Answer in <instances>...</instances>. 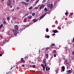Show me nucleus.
Here are the masks:
<instances>
[{
    "mask_svg": "<svg viewBox=\"0 0 74 74\" xmlns=\"http://www.w3.org/2000/svg\"><path fill=\"white\" fill-rule=\"evenodd\" d=\"M44 64H41V66H42V67H44Z\"/></svg>",
    "mask_w": 74,
    "mask_h": 74,
    "instance_id": "nucleus-40",
    "label": "nucleus"
},
{
    "mask_svg": "<svg viewBox=\"0 0 74 74\" xmlns=\"http://www.w3.org/2000/svg\"><path fill=\"white\" fill-rule=\"evenodd\" d=\"M65 15H67V13L66 12V13H65Z\"/></svg>",
    "mask_w": 74,
    "mask_h": 74,
    "instance_id": "nucleus-47",
    "label": "nucleus"
},
{
    "mask_svg": "<svg viewBox=\"0 0 74 74\" xmlns=\"http://www.w3.org/2000/svg\"><path fill=\"white\" fill-rule=\"evenodd\" d=\"M40 5H38V7H40Z\"/></svg>",
    "mask_w": 74,
    "mask_h": 74,
    "instance_id": "nucleus-58",
    "label": "nucleus"
},
{
    "mask_svg": "<svg viewBox=\"0 0 74 74\" xmlns=\"http://www.w3.org/2000/svg\"><path fill=\"white\" fill-rule=\"evenodd\" d=\"M7 19L9 21H10V17L8 16L7 18Z\"/></svg>",
    "mask_w": 74,
    "mask_h": 74,
    "instance_id": "nucleus-20",
    "label": "nucleus"
},
{
    "mask_svg": "<svg viewBox=\"0 0 74 74\" xmlns=\"http://www.w3.org/2000/svg\"><path fill=\"white\" fill-rule=\"evenodd\" d=\"M46 56L47 58H48V54H46Z\"/></svg>",
    "mask_w": 74,
    "mask_h": 74,
    "instance_id": "nucleus-28",
    "label": "nucleus"
},
{
    "mask_svg": "<svg viewBox=\"0 0 74 74\" xmlns=\"http://www.w3.org/2000/svg\"><path fill=\"white\" fill-rule=\"evenodd\" d=\"M38 1H39V0H38L37 1L35 2V4H37V3H38Z\"/></svg>",
    "mask_w": 74,
    "mask_h": 74,
    "instance_id": "nucleus-18",
    "label": "nucleus"
},
{
    "mask_svg": "<svg viewBox=\"0 0 74 74\" xmlns=\"http://www.w3.org/2000/svg\"><path fill=\"white\" fill-rule=\"evenodd\" d=\"M24 21L25 22H26V21H27V20L26 19H24Z\"/></svg>",
    "mask_w": 74,
    "mask_h": 74,
    "instance_id": "nucleus-33",
    "label": "nucleus"
},
{
    "mask_svg": "<svg viewBox=\"0 0 74 74\" xmlns=\"http://www.w3.org/2000/svg\"><path fill=\"white\" fill-rule=\"evenodd\" d=\"M46 38H49V36H48L47 37H46Z\"/></svg>",
    "mask_w": 74,
    "mask_h": 74,
    "instance_id": "nucleus-31",
    "label": "nucleus"
},
{
    "mask_svg": "<svg viewBox=\"0 0 74 74\" xmlns=\"http://www.w3.org/2000/svg\"><path fill=\"white\" fill-rule=\"evenodd\" d=\"M44 10H45V12H47L48 11V10H47V8H45L44 9Z\"/></svg>",
    "mask_w": 74,
    "mask_h": 74,
    "instance_id": "nucleus-16",
    "label": "nucleus"
},
{
    "mask_svg": "<svg viewBox=\"0 0 74 74\" xmlns=\"http://www.w3.org/2000/svg\"><path fill=\"white\" fill-rule=\"evenodd\" d=\"M44 5H42L41 6L39 7V10H41V9L44 8Z\"/></svg>",
    "mask_w": 74,
    "mask_h": 74,
    "instance_id": "nucleus-6",
    "label": "nucleus"
},
{
    "mask_svg": "<svg viewBox=\"0 0 74 74\" xmlns=\"http://www.w3.org/2000/svg\"><path fill=\"white\" fill-rule=\"evenodd\" d=\"M25 2H23V1H22L21 2V3L22 4H25Z\"/></svg>",
    "mask_w": 74,
    "mask_h": 74,
    "instance_id": "nucleus-29",
    "label": "nucleus"
},
{
    "mask_svg": "<svg viewBox=\"0 0 74 74\" xmlns=\"http://www.w3.org/2000/svg\"><path fill=\"white\" fill-rule=\"evenodd\" d=\"M46 71H48V67L46 66Z\"/></svg>",
    "mask_w": 74,
    "mask_h": 74,
    "instance_id": "nucleus-30",
    "label": "nucleus"
},
{
    "mask_svg": "<svg viewBox=\"0 0 74 74\" xmlns=\"http://www.w3.org/2000/svg\"><path fill=\"white\" fill-rule=\"evenodd\" d=\"M13 19L14 21H16V20L17 19V18L14 17L13 18Z\"/></svg>",
    "mask_w": 74,
    "mask_h": 74,
    "instance_id": "nucleus-11",
    "label": "nucleus"
},
{
    "mask_svg": "<svg viewBox=\"0 0 74 74\" xmlns=\"http://www.w3.org/2000/svg\"><path fill=\"white\" fill-rule=\"evenodd\" d=\"M73 55H74V51L73 52Z\"/></svg>",
    "mask_w": 74,
    "mask_h": 74,
    "instance_id": "nucleus-49",
    "label": "nucleus"
},
{
    "mask_svg": "<svg viewBox=\"0 0 74 74\" xmlns=\"http://www.w3.org/2000/svg\"><path fill=\"white\" fill-rule=\"evenodd\" d=\"M53 32L54 33H56L58 32V31L57 30H55L53 31Z\"/></svg>",
    "mask_w": 74,
    "mask_h": 74,
    "instance_id": "nucleus-10",
    "label": "nucleus"
},
{
    "mask_svg": "<svg viewBox=\"0 0 74 74\" xmlns=\"http://www.w3.org/2000/svg\"><path fill=\"white\" fill-rule=\"evenodd\" d=\"M62 71H64V70H65V67L64 66H62Z\"/></svg>",
    "mask_w": 74,
    "mask_h": 74,
    "instance_id": "nucleus-8",
    "label": "nucleus"
},
{
    "mask_svg": "<svg viewBox=\"0 0 74 74\" xmlns=\"http://www.w3.org/2000/svg\"><path fill=\"white\" fill-rule=\"evenodd\" d=\"M55 33L52 34V36H55Z\"/></svg>",
    "mask_w": 74,
    "mask_h": 74,
    "instance_id": "nucleus-34",
    "label": "nucleus"
},
{
    "mask_svg": "<svg viewBox=\"0 0 74 74\" xmlns=\"http://www.w3.org/2000/svg\"><path fill=\"white\" fill-rule=\"evenodd\" d=\"M33 22H37V20L36 19H34L33 20Z\"/></svg>",
    "mask_w": 74,
    "mask_h": 74,
    "instance_id": "nucleus-12",
    "label": "nucleus"
},
{
    "mask_svg": "<svg viewBox=\"0 0 74 74\" xmlns=\"http://www.w3.org/2000/svg\"><path fill=\"white\" fill-rule=\"evenodd\" d=\"M30 1V0H26V2H29Z\"/></svg>",
    "mask_w": 74,
    "mask_h": 74,
    "instance_id": "nucleus-36",
    "label": "nucleus"
},
{
    "mask_svg": "<svg viewBox=\"0 0 74 74\" xmlns=\"http://www.w3.org/2000/svg\"><path fill=\"white\" fill-rule=\"evenodd\" d=\"M3 23H4V24H5H5H6L7 23V22H5V20H4L3 21Z\"/></svg>",
    "mask_w": 74,
    "mask_h": 74,
    "instance_id": "nucleus-14",
    "label": "nucleus"
},
{
    "mask_svg": "<svg viewBox=\"0 0 74 74\" xmlns=\"http://www.w3.org/2000/svg\"><path fill=\"white\" fill-rule=\"evenodd\" d=\"M35 66H36L35 65H34L32 66V67L33 68H34V67H35Z\"/></svg>",
    "mask_w": 74,
    "mask_h": 74,
    "instance_id": "nucleus-37",
    "label": "nucleus"
},
{
    "mask_svg": "<svg viewBox=\"0 0 74 74\" xmlns=\"http://www.w3.org/2000/svg\"><path fill=\"white\" fill-rule=\"evenodd\" d=\"M43 64H45L44 66L43 67H47V63L46 62L45 60L43 62Z\"/></svg>",
    "mask_w": 74,
    "mask_h": 74,
    "instance_id": "nucleus-2",
    "label": "nucleus"
},
{
    "mask_svg": "<svg viewBox=\"0 0 74 74\" xmlns=\"http://www.w3.org/2000/svg\"><path fill=\"white\" fill-rule=\"evenodd\" d=\"M28 18L29 19H31L32 18V16H28Z\"/></svg>",
    "mask_w": 74,
    "mask_h": 74,
    "instance_id": "nucleus-19",
    "label": "nucleus"
},
{
    "mask_svg": "<svg viewBox=\"0 0 74 74\" xmlns=\"http://www.w3.org/2000/svg\"><path fill=\"white\" fill-rule=\"evenodd\" d=\"M13 3H14V4H15V0H13Z\"/></svg>",
    "mask_w": 74,
    "mask_h": 74,
    "instance_id": "nucleus-43",
    "label": "nucleus"
},
{
    "mask_svg": "<svg viewBox=\"0 0 74 74\" xmlns=\"http://www.w3.org/2000/svg\"><path fill=\"white\" fill-rule=\"evenodd\" d=\"M43 1H45V0H43Z\"/></svg>",
    "mask_w": 74,
    "mask_h": 74,
    "instance_id": "nucleus-57",
    "label": "nucleus"
},
{
    "mask_svg": "<svg viewBox=\"0 0 74 74\" xmlns=\"http://www.w3.org/2000/svg\"><path fill=\"white\" fill-rule=\"evenodd\" d=\"M33 71L34 72H35V71Z\"/></svg>",
    "mask_w": 74,
    "mask_h": 74,
    "instance_id": "nucleus-63",
    "label": "nucleus"
},
{
    "mask_svg": "<svg viewBox=\"0 0 74 74\" xmlns=\"http://www.w3.org/2000/svg\"><path fill=\"white\" fill-rule=\"evenodd\" d=\"M52 52H53V53H56V50H54Z\"/></svg>",
    "mask_w": 74,
    "mask_h": 74,
    "instance_id": "nucleus-23",
    "label": "nucleus"
},
{
    "mask_svg": "<svg viewBox=\"0 0 74 74\" xmlns=\"http://www.w3.org/2000/svg\"><path fill=\"white\" fill-rule=\"evenodd\" d=\"M1 55H2L1 54H0V56H1Z\"/></svg>",
    "mask_w": 74,
    "mask_h": 74,
    "instance_id": "nucleus-54",
    "label": "nucleus"
},
{
    "mask_svg": "<svg viewBox=\"0 0 74 74\" xmlns=\"http://www.w3.org/2000/svg\"><path fill=\"white\" fill-rule=\"evenodd\" d=\"M16 68L15 69V70H16Z\"/></svg>",
    "mask_w": 74,
    "mask_h": 74,
    "instance_id": "nucleus-61",
    "label": "nucleus"
},
{
    "mask_svg": "<svg viewBox=\"0 0 74 74\" xmlns=\"http://www.w3.org/2000/svg\"><path fill=\"white\" fill-rule=\"evenodd\" d=\"M50 70V68H49H49H48V70Z\"/></svg>",
    "mask_w": 74,
    "mask_h": 74,
    "instance_id": "nucleus-45",
    "label": "nucleus"
},
{
    "mask_svg": "<svg viewBox=\"0 0 74 74\" xmlns=\"http://www.w3.org/2000/svg\"><path fill=\"white\" fill-rule=\"evenodd\" d=\"M11 73V72H9L8 73H7V74H9Z\"/></svg>",
    "mask_w": 74,
    "mask_h": 74,
    "instance_id": "nucleus-48",
    "label": "nucleus"
},
{
    "mask_svg": "<svg viewBox=\"0 0 74 74\" xmlns=\"http://www.w3.org/2000/svg\"><path fill=\"white\" fill-rule=\"evenodd\" d=\"M67 47H65V49L66 51V49H67Z\"/></svg>",
    "mask_w": 74,
    "mask_h": 74,
    "instance_id": "nucleus-41",
    "label": "nucleus"
},
{
    "mask_svg": "<svg viewBox=\"0 0 74 74\" xmlns=\"http://www.w3.org/2000/svg\"><path fill=\"white\" fill-rule=\"evenodd\" d=\"M67 13V10H66V12Z\"/></svg>",
    "mask_w": 74,
    "mask_h": 74,
    "instance_id": "nucleus-62",
    "label": "nucleus"
},
{
    "mask_svg": "<svg viewBox=\"0 0 74 74\" xmlns=\"http://www.w3.org/2000/svg\"><path fill=\"white\" fill-rule=\"evenodd\" d=\"M3 24H1V25L0 26V29H1L3 27Z\"/></svg>",
    "mask_w": 74,
    "mask_h": 74,
    "instance_id": "nucleus-17",
    "label": "nucleus"
},
{
    "mask_svg": "<svg viewBox=\"0 0 74 74\" xmlns=\"http://www.w3.org/2000/svg\"><path fill=\"white\" fill-rule=\"evenodd\" d=\"M64 64H65V63H66V62H64Z\"/></svg>",
    "mask_w": 74,
    "mask_h": 74,
    "instance_id": "nucleus-60",
    "label": "nucleus"
},
{
    "mask_svg": "<svg viewBox=\"0 0 74 74\" xmlns=\"http://www.w3.org/2000/svg\"><path fill=\"white\" fill-rule=\"evenodd\" d=\"M35 15L36 14L34 13H33L32 14V16H34V15Z\"/></svg>",
    "mask_w": 74,
    "mask_h": 74,
    "instance_id": "nucleus-21",
    "label": "nucleus"
},
{
    "mask_svg": "<svg viewBox=\"0 0 74 74\" xmlns=\"http://www.w3.org/2000/svg\"><path fill=\"white\" fill-rule=\"evenodd\" d=\"M13 34L14 35H16V34H18V33L17 32V31H16V30H13Z\"/></svg>",
    "mask_w": 74,
    "mask_h": 74,
    "instance_id": "nucleus-4",
    "label": "nucleus"
},
{
    "mask_svg": "<svg viewBox=\"0 0 74 74\" xmlns=\"http://www.w3.org/2000/svg\"><path fill=\"white\" fill-rule=\"evenodd\" d=\"M68 72L69 73H71V71L70 70H68Z\"/></svg>",
    "mask_w": 74,
    "mask_h": 74,
    "instance_id": "nucleus-25",
    "label": "nucleus"
},
{
    "mask_svg": "<svg viewBox=\"0 0 74 74\" xmlns=\"http://www.w3.org/2000/svg\"><path fill=\"white\" fill-rule=\"evenodd\" d=\"M52 7H53V4H51L50 5V6L49 7L50 9H51V8H52Z\"/></svg>",
    "mask_w": 74,
    "mask_h": 74,
    "instance_id": "nucleus-9",
    "label": "nucleus"
},
{
    "mask_svg": "<svg viewBox=\"0 0 74 74\" xmlns=\"http://www.w3.org/2000/svg\"><path fill=\"white\" fill-rule=\"evenodd\" d=\"M14 27H15V29H16V30H18V29L19 28L18 27V26L17 25H15L14 26Z\"/></svg>",
    "mask_w": 74,
    "mask_h": 74,
    "instance_id": "nucleus-5",
    "label": "nucleus"
},
{
    "mask_svg": "<svg viewBox=\"0 0 74 74\" xmlns=\"http://www.w3.org/2000/svg\"><path fill=\"white\" fill-rule=\"evenodd\" d=\"M1 1H4V0H1Z\"/></svg>",
    "mask_w": 74,
    "mask_h": 74,
    "instance_id": "nucleus-52",
    "label": "nucleus"
},
{
    "mask_svg": "<svg viewBox=\"0 0 74 74\" xmlns=\"http://www.w3.org/2000/svg\"><path fill=\"white\" fill-rule=\"evenodd\" d=\"M18 0H16V3H18Z\"/></svg>",
    "mask_w": 74,
    "mask_h": 74,
    "instance_id": "nucleus-44",
    "label": "nucleus"
},
{
    "mask_svg": "<svg viewBox=\"0 0 74 74\" xmlns=\"http://www.w3.org/2000/svg\"><path fill=\"white\" fill-rule=\"evenodd\" d=\"M49 49V47L46 48V51H48V49Z\"/></svg>",
    "mask_w": 74,
    "mask_h": 74,
    "instance_id": "nucleus-24",
    "label": "nucleus"
},
{
    "mask_svg": "<svg viewBox=\"0 0 74 74\" xmlns=\"http://www.w3.org/2000/svg\"><path fill=\"white\" fill-rule=\"evenodd\" d=\"M39 52H40V50H39Z\"/></svg>",
    "mask_w": 74,
    "mask_h": 74,
    "instance_id": "nucleus-64",
    "label": "nucleus"
},
{
    "mask_svg": "<svg viewBox=\"0 0 74 74\" xmlns=\"http://www.w3.org/2000/svg\"><path fill=\"white\" fill-rule=\"evenodd\" d=\"M10 7H12V5H11V6H10Z\"/></svg>",
    "mask_w": 74,
    "mask_h": 74,
    "instance_id": "nucleus-55",
    "label": "nucleus"
},
{
    "mask_svg": "<svg viewBox=\"0 0 74 74\" xmlns=\"http://www.w3.org/2000/svg\"><path fill=\"white\" fill-rule=\"evenodd\" d=\"M16 8L17 10H19V9H20V8L19 7H18Z\"/></svg>",
    "mask_w": 74,
    "mask_h": 74,
    "instance_id": "nucleus-35",
    "label": "nucleus"
},
{
    "mask_svg": "<svg viewBox=\"0 0 74 74\" xmlns=\"http://www.w3.org/2000/svg\"><path fill=\"white\" fill-rule=\"evenodd\" d=\"M60 27H58V29H60Z\"/></svg>",
    "mask_w": 74,
    "mask_h": 74,
    "instance_id": "nucleus-56",
    "label": "nucleus"
},
{
    "mask_svg": "<svg viewBox=\"0 0 74 74\" xmlns=\"http://www.w3.org/2000/svg\"><path fill=\"white\" fill-rule=\"evenodd\" d=\"M48 28H47L46 29V31L47 32H48V31H49V30L48 29Z\"/></svg>",
    "mask_w": 74,
    "mask_h": 74,
    "instance_id": "nucleus-27",
    "label": "nucleus"
},
{
    "mask_svg": "<svg viewBox=\"0 0 74 74\" xmlns=\"http://www.w3.org/2000/svg\"><path fill=\"white\" fill-rule=\"evenodd\" d=\"M33 8V6H31L29 8V10H32Z\"/></svg>",
    "mask_w": 74,
    "mask_h": 74,
    "instance_id": "nucleus-13",
    "label": "nucleus"
},
{
    "mask_svg": "<svg viewBox=\"0 0 74 74\" xmlns=\"http://www.w3.org/2000/svg\"><path fill=\"white\" fill-rule=\"evenodd\" d=\"M67 18H65V20H67Z\"/></svg>",
    "mask_w": 74,
    "mask_h": 74,
    "instance_id": "nucleus-51",
    "label": "nucleus"
},
{
    "mask_svg": "<svg viewBox=\"0 0 74 74\" xmlns=\"http://www.w3.org/2000/svg\"><path fill=\"white\" fill-rule=\"evenodd\" d=\"M51 5L49 4L48 5H47V7H48V9H49V7H50V6Z\"/></svg>",
    "mask_w": 74,
    "mask_h": 74,
    "instance_id": "nucleus-22",
    "label": "nucleus"
},
{
    "mask_svg": "<svg viewBox=\"0 0 74 74\" xmlns=\"http://www.w3.org/2000/svg\"><path fill=\"white\" fill-rule=\"evenodd\" d=\"M24 4L26 6H27V5H28V3L26 2H25Z\"/></svg>",
    "mask_w": 74,
    "mask_h": 74,
    "instance_id": "nucleus-15",
    "label": "nucleus"
},
{
    "mask_svg": "<svg viewBox=\"0 0 74 74\" xmlns=\"http://www.w3.org/2000/svg\"><path fill=\"white\" fill-rule=\"evenodd\" d=\"M46 67H44V66H43L42 68H43V71H45V69Z\"/></svg>",
    "mask_w": 74,
    "mask_h": 74,
    "instance_id": "nucleus-26",
    "label": "nucleus"
},
{
    "mask_svg": "<svg viewBox=\"0 0 74 74\" xmlns=\"http://www.w3.org/2000/svg\"><path fill=\"white\" fill-rule=\"evenodd\" d=\"M14 11V9H13V10H12V11Z\"/></svg>",
    "mask_w": 74,
    "mask_h": 74,
    "instance_id": "nucleus-50",
    "label": "nucleus"
},
{
    "mask_svg": "<svg viewBox=\"0 0 74 74\" xmlns=\"http://www.w3.org/2000/svg\"><path fill=\"white\" fill-rule=\"evenodd\" d=\"M35 9H38V7H36L35 8Z\"/></svg>",
    "mask_w": 74,
    "mask_h": 74,
    "instance_id": "nucleus-38",
    "label": "nucleus"
},
{
    "mask_svg": "<svg viewBox=\"0 0 74 74\" xmlns=\"http://www.w3.org/2000/svg\"><path fill=\"white\" fill-rule=\"evenodd\" d=\"M67 60H65V62H67Z\"/></svg>",
    "mask_w": 74,
    "mask_h": 74,
    "instance_id": "nucleus-53",
    "label": "nucleus"
},
{
    "mask_svg": "<svg viewBox=\"0 0 74 74\" xmlns=\"http://www.w3.org/2000/svg\"><path fill=\"white\" fill-rule=\"evenodd\" d=\"M22 67H25V65H22Z\"/></svg>",
    "mask_w": 74,
    "mask_h": 74,
    "instance_id": "nucleus-39",
    "label": "nucleus"
},
{
    "mask_svg": "<svg viewBox=\"0 0 74 74\" xmlns=\"http://www.w3.org/2000/svg\"><path fill=\"white\" fill-rule=\"evenodd\" d=\"M55 44H52L51 45V46H55Z\"/></svg>",
    "mask_w": 74,
    "mask_h": 74,
    "instance_id": "nucleus-32",
    "label": "nucleus"
},
{
    "mask_svg": "<svg viewBox=\"0 0 74 74\" xmlns=\"http://www.w3.org/2000/svg\"><path fill=\"white\" fill-rule=\"evenodd\" d=\"M47 13H48V12L46 13V14H45V13L44 14H43V15H42V16L40 17V19H42V18H44V16H45V15H46V14H47Z\"/></svg>",
    "mask_w": 74,
    "mask_h": 74,
    "instance_id": "nucleus-3",
    "label": "nucleus"
},
{
    "mask_svg": "<svg viewBox=\"0 0 74 74\" xmlns=\"http://www.w3.org/2000/svg\"><path fill=\"white\" fill-rule=\"evenodd\" d=\"M56 54H54V57H56Z\"/></svg>",
    "mask_w": 74,
    "mask_h": 74,
    "instance_id": "nucleus-42",
    "label": "nucleus"
},
{
    "mask_svg": "<svg viewBox=\"0 0 74 74\" xmlns=\"http://www.w3.org/2000/svg\"><path fill=\"white\" fill-rule=\"evenodd\" d=\"M31 1H34V0H31Z\"/></svg>",
    "mask_w": 74,
    "mask_h": 74,
    "instance_id": "nucleus-46",
    "label": "nucleus"
},
{
    "mask_svg": "<svg viewBox=\"0 0 74 74\" xmlns=\"http://www.w3.org/2000/svg\"><path fill=\"white\" fill-rule=\"evenodd\" d=\"M11 1V0H8V4L7 5L8 6H10L12 4Z\"/></svg>",
    "mask_w": 74,
    "mask_h": 74,
    "instance_id": "nucleus-1",
    "label": "nucleus"
},
{
    "mask_svg": "<svg viewBox=\"0 0 74 74\" xmlns=\"http://www.w3.org/2000/svg\"><path fill=\"white\" fill-rule=\"evenodd\" d=\"M23 59L22 58L21 59V63H25V61L24 60H23Z\"/></svg>",
    "mask_w": 74,
    "mask_h": 74,
    "instance_id": "nucleus-7",
    "label": "nucleus"
},
{
    "mask_svg": "<svg viewBox=\"0 0 74 74\" xmlns=\"http://www.w3.org/2000/svg\"><path fill=\"white\" fill-rule=\"evenodd\" d=\"M71 15H72V14H73V13H71Z\"/></svg>",
    "mask_w": 74,
    "mask_h": 74,
    "instance_id": "nucleus-59",
    "label": "nucleus"
}]
</instances>
